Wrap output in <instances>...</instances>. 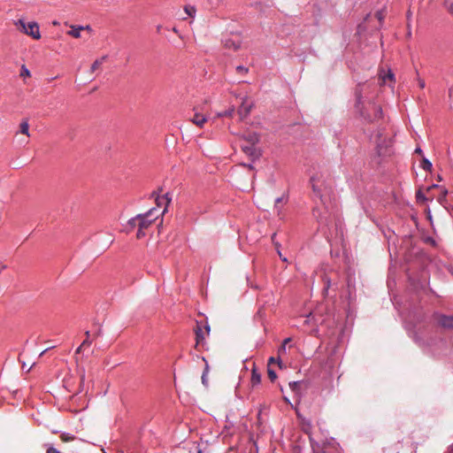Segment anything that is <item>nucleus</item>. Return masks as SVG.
<instances>
[{"label": "nucleus", "instance_id": "nucleus-2", "mask_svg": "<svg viewBox=\"0 0 453 453\" xmlns=\"http://www.w3.org/2000/svg\"><path fill=\"white\" fill-rule=\"evenodd\" d=\"M311 188L314 196L326 205L331 201L333 194L331 180L321 173H317L311 177Z\"/></svg>", "mask_w": 453, "mask_h": 453}, {"label": "nucleus", "instance_id": "nucleus-49", "mask_svg": "<svg viewBox=\"0 0 453 453\" xmlns=\"http://www.w3.org/2000/svg\"><path fill=\"white\" fill-rule=\"evenodd\" d=\"M52 24H53L54 26H57V25H58V21H53V23H52Z\"/></svg>", "mask_w": 453, "mask_h": 453}, {"label": "nucleus", "instance_id": "nucleus-8", "mask_svg": "<svg viewBox=\"0 0 453 453\" xmlns=\"http://www.w3.org/2000/svg\"><path fill=\"white\" fill-rule=\"evenodd\" d=\"M252 107L253 103L247 96L242 97V104L237 111L241 119H245L250 114Z\"/></svg>", "mask_w": 453, "mask_h": 453}, {"label": "nucleus", "instance_id": "nucleus-50", "mask_svg": "<svg viewBox=\"0 0 453 453\" xmlns=\"http://www.w3.org/2000/svg\"><path fill=\"white\" fill-rule=\"evenodd\" d=\"M247 166H248L250 169H253L252 165H248Z\"/></svg>", "mask_w": 453, "mask_h": 453}, {"label": "nucleus", "instance_id": "nucleus-26", "mask_svg": "<svg viewBox=\"0 0 453 453\" xmlns=\"http://www.w3.org/2000/svg\"><path fill=\"white\" fill-rule=\"evenodd\" d=\"M234 112V108L231 107L228 110L225 111L223 112L219 113V117H232Z\"/></svg>", "mask_w": 453, "mask_h": 453}, {"label": "nucleus", "instance_id": "nucleus-23", "mask_svg": "<svg viewBox=\"0 0 453 453\" xmlns=\"http://www.w3.org/2000/svg\"><path fill=\"white\" fill-rule=\"evenodd\" d=\"M287 347L285 345H282L278 349V365L281 368V360L280 357L286 353Z\"/></svg>", "mask_w": 453, "mask_h": 453}, {"label": "nucleus", "instance_id": "nucleus-18", "mask_svg": "<svg viewBox=\"0 0 453 453\" xmlns=\"http://www.w3.org/2000/svg\"><path fill=\"white\" fill-rule=\"evenodd\" d=\"M19 131L21 134L29 136V124L27 120H22L19 125Z\"/></svg>", "mask_w": 453, "mask_h": 453}, {"label": "nucleus", "instance_id": "nucleus-44", "mask_svg": "<svg viewBox=\"0 0 453 453\" xmlns=\"http://www.w3.org/2000/svg\"><path fill=\"white\" fill-rule=\"evenodd\" d=\"M416 341L418 342V344H419L420 346H425V345H426V344H425V342H420L418 338H416Z\"/></svg>", "mask_w": 453, "mask_h": 453}, {"label": "nucleus", "instance_id": "nucleus-5", "mask_svg": "<svg viewBox=\"0 0 453 453\" xmlns=\"http://www.w3.org/2000/svg\"><path fill=\"white\" fill-rule=\"evenodd\" d=\"M210 326L207 322H196L195 328L196 334V348L200 350L205 345V336L210 334Z\"/></svg>", "mask_w": 453, "mask_h": 453}, {"label": "nucleus", "instance_id": "nucleus-6", "mask_svg": "<svg viewBox=\"0 0 453 453\" xmlns=\"http://www.w3.org/2000/svg\"><path fill=\"white\" fill-rule=\"evenodd\" d=\"M20 32L35 40H39L41 38L39 25L35 21L27 23L25 28H21Z\"/></svg>", "mask_w": 453, "mask_h": 453}, {"label": "nucleus", "instance_id": "nucleus-22", "mask_svg": "<svg viewBox=\"0 0 453 453\" xmlns=\"http://www.w3.org/2000/svg\"><path fill=\"white\" fill-rule=\"evenodd\" d=\"M302 384H303L302 381H291V382H289L288 385L292 391L297 393V392H299Z\"/></svg>", "mask_w": 453, "mask_h": 453}, {"label": "nucleus", "instance_id": "nucleus-12", "mask_svg": "<svg viewBox=\"0 0 453 453\" xmlns=\"http://www.w3.org/2000/svg\"><path fill=\"white\" fill-rule=\"evenodd\" d=\"M71 30L67 32V35L74 37V38H80L81 37V32L83 29H90L89 26L82 27V26H71Z\"/></svg>", "mask_w": 453, "mask_h": 453}, {"label": "nucleus", "instance_id": "nucleus-16", "mask_svg": "<svg viewBox=\"0 0 453 453\" xmlns=\"http://www.w3.org/2000/svg\"><path fill=\"white\" fill-rule=\"evenodd\" d=\"M107 58V56H103L102 58L96 59L91 65L90 67V71L91 73H94L96 72L97 69H99L101 67V65L104 63V61L106 60Z\"/></svg>", "mask_w": 453, "mask_h": 453}, {"label": "nucleus", "instance_id": "nucleus-32", "mask_svg": "<svg viewBox=\"0 0 453 453\" xmlns=\"http://www.w3.org/2000/svg\"><path fill=\"white\" fill-rule=\"evenodd\" d=\"M317 323V321L315 320V317H314V314L312 312H310L309 315L307 316L304 323L306 324H310V323Z\"/></svg>", "mask_w": 453, "mask_h": 453}, {"label": "nucleus", "instance_id": "nucleus-51", "mask_svg": "<svg viewBox=\"0 0 453 453\" xmlns=\"http://www.w3.org/2000/svg\"><path fill=\"white\" fill-rule=\"evenodd\" d=\"M449 453H453V445L451 450Z\"/></svg>", "mask_w": 453, "mask_h": 453}, {"label": "nucleus", "instance_id": "nucleus-37", "mask_svg": "<svg viewBox=\"0 0 453 453\" xmlns=\"http://www.w3.org/2000/svg\"><path fill=\"white\" fill-rule=\"evenodd\" d=\"M417 199H418V200H425V199H426V198H425V196H424V195L421 193V191H418V192L417 193Z\"/></svg>", "mask_w": 453, "mask_h": 453}, {"label": "nucleus", "instance_id": "nucleus-14", "mask_svg": "<svg viewBox=\"0 0 453 453\" xmlns=\"http://www.w3.org/2000/svg\"><path fill=\"white\" fill-rule=\"evenodd\" d=\"M323 281H324L323 293L325 295H328V291L332 288H334V290L337 289L336 283L332 282V280L327 276H325L323 278Z\"/></svg>", "mask_w": 453, "mask_h": 453}, {"label": "nucleus", "instance_id": "nucleus-1", "mask_svg": "<svg viewBox=\"0 0 453 453\" xmlns=\"http://www.w3.org/2000/svg\"><path fill=\"white\" fill-rule=\"evenodd\" d=\"M369 88L370 85L366 83L359 84L356 88V109L365 119L372 122L382 117V109L370 100L366 107L364 95H366Z\"/></svg>", "mask_w": 453, "mask_h": 453}, {"label": "nucleus", "instance_id": "nucleus-27", "mask_svg": "<svg viewBox=\"0 0 453 453\" xmlns=\"http://www.w3.org/2000/svg\"><path fill=\"white\" fill-rule=\"evenodd\" d=\"M20 76L21 77H30L31 76L30 71L27 68V66L25 65H21Z\"/></svg>", "mask_w": 453, "mask_h": 453}, {"label": "nucleus", "instance_id": "nucleus-21", "mask_svg": "<svg viewBox=\"0 0 453 453\" xmlns=\"http://www.w3.org/2000/svg\"><path fill=\"white\" fill-rule=\"evenodd\" d=\"M60 439L63 442H69L75 440V436L68 434V433H62L60 434Z\"/></svg>", "mask_w": 453, "mask_h": 453}, {"label": "nucleus", "instance_id": "nucleus-25", "mask_svg": "<svg viewBox=\"0 0 453 453\" xmlns=\"http://www.w3.org/2000/svg\"><path fill=\"white\" fill-rule=\"evenodd\" d=\"M421 167L426 171H430L432 169V163L428 159L424 158L421 163Z\"/></svg>", "mask_w": 453, "mask_h": 453}, {"label": "nucleus", "instance_id": "nucleus-15", "mask_svg": "<svg viewBox=\"0 0 453 453\" xmlns=\"http://www.w3.org/2000/svg\"><path fill=\"white\" fill-rule=\"evenodd\" d=\"M206 118L200 113H195L194 117L191 119V121L196 124L197 127H202L203 124L206 122Z\"/></svg>", "mask_w": 453, "mask_h": 453}, {"label": "nucleus", "instance_id": "nucleus-17", "mask_svg": "<svg viewBox=\"0 0 453 453\" xmlns=\"http://www.w3.org/2000/svg\"><path fill=\"white\" fill-rule=\"evenodd\" d=\"M250 380L252 386L257 385L261 381V375L255 368L252 370Z\"/></svg>", "mask_w": 453, "mask_h": 453}, {"label": "nucleus", "instance_id": "nucleus-34", "mask_svg": "<svg viewBox=\"0 0 453 453\" xmlns=\"http://www.w3.org/2000/svg\"><path fill=\"white\" fill-rule=\"evenodd\" d=\"M268 377L272 381H273L277 378L276 372L273 370L268 368Z\"/></svg>", "mask_w": 453, "mask_h": 453}, {"label": "nucleus", "instance_id": "nucleus-35", "mask_svg": "<svg viewBox=\"0 0 453 453\" xmlns=\"http://www.w3.org/2000/svg\"><path fill=\"white\" fill-rule=\"evenodd\" d=\"M208 371H209V366L206 364L204 371H203V375H202V382H203V384L206 383V374H207Z\"/></svg>", "mask_w": 453, "mask_h": 453}, {"label": "nucleus", "instance_id": "nucleus-38", "mask_svg": "<svg viewBox=\"0 0 453 453\" xmlns=\"http://www.w3.org/2000/svg\"><path fill=\"white\" fill-rule=\"evenodd\" d=\"M215 2H216V0H208V4H210V6H211V8H216V7H218V6H219V5H216V4H215Z\"/></svg>", "mask_w": 453, "mask_h": 453}, {"label": "nucleus", "instance_id": "nucleus-28", "mask_svg": "<svg viewBox=\"0 0 453 453\" xmlns=\"http://www.w3.org/2000/svg\"><path fill=\"white\" fill-rule=\"evenodd\" d=\"M86 334V339L82 342L81 343V347H88L91 345V341L89 340V337H90V333L89 331H86L85 333Z\"/></svg>", "mask_w": 453, "mask_h": 453}, {"label": "nucleus", "instance_id": "nucleus-41", "mask_svg": "<svg viewBox=\"0 0 453 453\" xmlns=\"http://www.w3.org/2000/svg\"><path fill=\"white\" fill-rule=\"evenodd\" d=\"M274 362L278 363V358L276 359V358H274L273 357L269 358V365L272 364V363H274Z\"/></svg>", "mask_w": 453, "mask_h": 453}, {"label": "nucleus", "instance_id": "nucleus-45", "mask_svg": "<svg viewBox=\"0 0 453 453\" xmlns=\"http://www.w3.org/2000/svg\"><path fill=\"white\" fill-rule=\"evenodd\" d=\"M415 152H416V153H418V154H421V153H422V150H421V149L417 148V149L415 150Z\"/></svg>", "mask_w": 453, "mask_h": 453}, {"label": "nucleus", "instance_id": "nucleus-39", "mask_svg": "<svg viewBox=\"0 0 453 453\" xmlns=\"http://www.w3.org/2000/svg\"><path fill=\"white\" fill-rule=\"evenodd\" d=\"M425 85H426L425 81H424V80L419 79V80H418V86H419V88H425Z\"/></svg>", "mask_w": 453, "mask_h": 453}, {"label": "nucleus", "instance_id": "nucleus-3", "mask_svg": "<svg viewBox=\"0 0 453 453\" xmlns=\"http://www.w3.org/2000/svg\"><path fill=\"white\" fill-rule=\"evenodd\" d=\"M373 139L380 157H387L391 154L393 141L390 137L384 136L382 132L378 131Z\"/></svg>", "mask_w": 453, "mask_h": 453}, {"label": "nucleus", "instance_id": "nucleus-30", "mask_svg": "<svg viewBox=\"0 0 453 453\" xmlns=\"http://www.w3.org/2000/svg\"><path fill=\"white\" fill-rule=\"evenodd\" d=\"M13 24H14L17 27H19V30H20L21 28H25V26L27 25V23L25 22V20H24V19H18V20H15V21L13 22Z\"/></svg>", "mask_w": 453, "mask_h": 453}, {"label": "nucleus", "instance_id": "nucleus-43", "mask_svg": "<svg viewBox=\"0 0 453 453\" xmlns=\"http://www.w3.org/2000/svg\"><path fill=\"white\" fill-rule=\"evenodd\" d=\"M376 16H377V18H378L380 20H381V19H383V16H382V14H381V12H377V13H376Z\"/></svg>", "mask_w": 453, "mask_h": 453}, {"label": "nucleus", "instance_id": "nucleus-36", "mask_svg": "<svg viewBox=\"0 0 453 453\" xmlns=\"http://www.w3.org/2000/svg\"><path fill=\"white\" fill-rule=\"evenodd\" d=\"M46 453H61L58 449L56 448L50 446L47 449Z\"/></svg>", "mask_w": 453, "mask_h": 453}, {"label": "nucleus", "instance_id": "nucleus-7", "mask_svg": "<svg viewBox=\"0 0 453 453\" xmlns=\"http://www.w3.org/2000/svg\"><path fill=\"white\" fill-rule=\"evenodd\" d=\"M242 150L247 155L252 161L257 159L261 153L257 145L242 143L241 145Z\"/></svg>", "mask_w": 453, "mask_h": 453}, {"label": "nucleus", "instance_id": "nucleus-48", "mask_svg": "<svg viewBox=\"0 0 453 453\" xmlns=\"http://www.w3.org/2000/svg\"><path fill=\"white\" fill-rule=\"evenodd\" d=\"M220 2H221V0H216L215 4L219 5Z\"/></svg>", "mask_w": 453, "mask_h": 453}, {"label": "nucleus", "instance_id": "nucleus-40", "mask_svg": "<svg viewBox=\"0 0 453 453\" xmlns=\"http://www.w3.org/2000/svg\"><path fill=\"white\" fill-rule=\"evenodd\" d=\"M290 342H291V338H286L283 341L282 345H285L287 347V344H288Z\"/></svg>", "mask_w": 453, "mask_h": 453}, {"label": "nucleus", "instance_id": "nucleus-31", "mask_svg": "<svg viewBox=\"0 0 453 453\" xmlns=\"http://www.w3.org/2000/svg\"><path fill=\"white\" fill-rule=\"evenodd\" d=\"M248 71H249V70H248V68H247V67H245V66H243V65H238V66L236 67V72H237L238 73L242 74V75L246 74V73H248Z\"/></svg>", "mask_w": 453, "mask_h": 453}, {"label": "nucleus", "instance_id": "nucleus-11", "mask_svg": "<svg viewBox=\"0 0 453 453\" xmlns=\"http://www.w3.org/2000/svg\"><path fill=\"white\" fill-rule=\"evenodd\" d=\"M224 47L232 50H238L242 45V40L239 35L227 37L223 41Z\"/></svg>", "mask_w": 453, "mask_h": 453}, {"label": "nucleus", "instance_id": "nucleus-4", "mask_svg": "<svg viewBox=\"0 0 453 453\" xmlns=\"http://www.w3.org/2000/svg\"><path fill=\"white\" fill-rule=\"evenodd\" d=\"M156 208H152L146 213L138 214V231L136 233V237L138 239H141L145 236L144 230L147 229L157 218V215H156Z\"/></svg>", "mask_w": 453, "mask_h": 453}, {"label": "nucleus", "instance_id": "nucleus-47", "mask_svg": "<svg viewBox=\"0 0 453 453\" xmlns=\"http://www.w3.org/2000/svg\"><path fill=\"white\" fill-rule=\"evenodd\" d=\"M161 27H162V26H161V25H158V26L157 27V32H159V31H160V29H161Z\"/></svg>", "mask_w": 453, "mask_h": 453}, {"label": "nucleus", "instance_id": "nucleus-46", "mask_svg": "<svg viewBox=\"0 0 453 453\" xmlns=\"http://www.w3.org/2000/svg\"><path fill=\"white\" fill-rule=\"evenodd\" d=\"M173 31L175 34L179 35V30H178L175 27H173Z\"/></svg>", "mask_w": 453, "mask_h": 453}, {"label": "nucleus", "instance_id": "nucleus-42", "mask_svg": "<svg viewBox=\"0 0 453 453\" xmlns=\"http://www.w3.org/2000/svg\"><path fill=\"white\" fill-rule=\"evenodd\" d=\"M83 348H84V347H81V345L77 348V349H76L75 353H76V354L81 353V349H82Z\"/></svg>", "mask_w": 453, "mask_h": 453}, {"label": "nucleus", "instance_id": "nucleus-33", "mask_svg": "<svg viewBox=\"0 0 453 453\" xmlns=\"http://www.w3.org/2000/svg\"><path fill=\"white\" fill-rule=\"evenodd\" d=\"M284 201V197L281 196V197H278L276 200H275V209L277 210V213L278 215H280V210L279 208V203H282Z\"/></svg>", "mask_w": 453, "mask_h": 453}, {"label": "nucleus", "instance_id": "nucleus-19", "mask_svg": "<svg viewBox=\"0 0 453 453\" xmlns=\"http://www.w3.org/2000/svg\"><path fill=\"white\" fill-rule=\"evenodd\" d=\"M138 221L139 219L137 215L128 220L127 226L128 227L129 230H133L134 228L138 227Z\"/></svg>", "mask_w": 453, "mask_h": 453}, {"label": "nucleus", "instance_id": "nucleus-29", "mask_svg": "<svg viewBox=\"0 0 453 453\" xmlns=\"http://www.w3.org/2000/svg\"><path fill=\"white\" fill-rule=\"evenodd\" d=\"M393 78H394V74L390 70L388 71V73L386 75L380 77L382 83H386L388 80L393 81Z\"/></svg>", "mask_w": 453, "mask_h": 453}, {"label": "nucleus", "instance_id": "nucleus-10", "mask_svg": "<svg viewBox=\"0 0 453 453\" xmlns=\"http://www.w3.org/2000/svg\"><path fill=\"white\" fill-rule=\"evenodd\" d=\"M434 316L436 322L443 328H453V315L447 316L441 313H435Z\"/></svg>", "mask_w": 453, "mask_h": 453}, {"label": "nucleus", "instance_id": "nucleus-13", "mask_svg": "<svg viewBox=\"0 0 453 453\" xmlns=\"http://www.w3.org/2000/svg\"><path fill=\"white\" fill-rule=\"evenodd\" d=\"M243 140V143L257 145L259 142V136L257 133H249L244 136Z\"/></svg>", "mask_w": 453, "mask_h": 453}, {"label": "nucleus", "instance_id": "nucleus-20", "mask_svg": "<svg viewBox=\"0 0 453 453\" xmlns=\"http://www.w3.org/2000/svg\"><path fill=\"white\" fill-rule=\"evenodd\" d=\"M184 12L191 18H194L196 13V9L193 5H186L184 6Z\"/></svg>", "mask_w": 453, "mask_h": 453}, {"label": "nucleus", "instance_id": "nucleus-9", "mask_svg": "<svg viewBox=\"0 0 453 453\" xmlns=\"http://www.w3.org/2000/svg\"><path fill=\"white\" fill-rule=\"evenodd\" d=\"M152 197H155L156 203L157 207L165 206L164 211L162 213H165L166 211V208L169 205V203L172 201V197L170 196L169 193L165 194L164 196H159L157 191H153L151 194Z\"/></svg>", "mask_w": 453, "mask_h": 453}, {"label": "nucleus", "instance_id": "nucleus-24", "mask_svg": "<svg viewBox=\"0 0 453 453\" xmlns=\"http://www.w3.org/2000/svg\"><path fill=\"white\" fill-rule=\"evenodd\" d=\"M275 237H276V234L274 233L273 235H272V241L274 242V245H275V248L277 250V252L280 256V257L281 258L282 261H287V258L283 257V254H281L280 250V244L278 242H275L274 240H275Z\"/></svg>", "mask_w": 453, "mask_h": 453}]
</instances>
